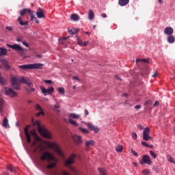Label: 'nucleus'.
Here are the masks:
<instances>
[{
	"mask_svg": "<svg viewBox=\"0 0 175 175\" xmlns=\"http://www.w3.org/2000/svg\"><path fill=\"white\" fill-rule=\"evenodd\" d=\"M40 90L44 96H46L47 94L51 95V94H53V92H54V88H53V87H50L48 89H46L44 86H41Z\"/></svg>",
	"mask_w": 175,
	"mask_h": 175,
	"instance_id": "10",
	"label": "nucleus"
},
{
	"mask_svg": "<svg viewBox=\"0 0 175 175\" xmlns=\"http://www.w3.org/2000/svg\"><path fill=\"white\" fill-rule=\"evenodd\" d=\"M73 80H77V81H80V79L77 77V76L72 77Z\"/></svg>",
	"mask_w": 175,
	"mask_h": 175,
	"instance_id": "54",
	"label": "nucleus"
},
{
	"mask_svg": "<svg viewBox=\"0 0 175 175\" xmlns=\"http://www.w3.org/2000/svg\"><path fill=\"white\" fill-rule=\"evenodd\" d=\"M16 41H17V42H21V41H22V38H21V37H18V38H16Z\"/></svg>",
	"mask_w": 175,
	"mask_h": 175,
	"instance_id": "63",
	"label": "nucleus"
},
{
	"mask_svg": "<svg viewBox=\"0 0 175 175\" xmlns=\"http://www.w3.org/2000/svg\"><path fill=\"white\" fill-rule=\"evenodd\" d=\"M56 165L57 164L55 163H52L48 165L47 167H48V169H54V167H55Z\"/></svg>",
	"mask_w": 175,
	"mask_h": 175,
	"instance_id": "40",
	"label": "nucleus"
},
{
	"mask_svg": "<svg viewBox=\"0 0 175 175\" xmlns=\"http://www.w3.org/2000/svg\"><path fill=\"white\" fill-rule=\"evenodd\" d=\"M143 173H144V174H150V170H143Z\"/></svg>",
	"mask_w": 175,
	"mask_h": 175,
	"instance_id": "50",
	"label": "nucleus"
},
{
	"mask_svg": "<svg viewBox=\"0 0 175 175\" xmlns=\"http://www.w3.org/2000/svg\"><path fill=\"white\" fill-rule=\"evenodd\" d=\"M72 139L77 145L81 144V143H83V141L81 140V136L75 135L72 136Z\"/></svg>",
	"mask_w": 175,
	"mask_h": 175,
	"instance_id": "16",
	"label": "nucleus"
},
{
	"mask_svg": "<svg viewBox=\"0 0 175 175\" xmlns=\"http://www.w3.org/2000/svg\"><path fill=\"white\" fill-rule=\"evenodd\" d=\"M28 129H29V125L26 126L25 128V135L26 136L27 143H31V134L28 132Z\"/></svg>",
	"mask_w": 175,
	"mask_h": 175,
	"instance_id": "13",
	"label": "nucleus"
},
{
	"mask_svg": "<svg viewBox=\"0 0 175 175\" xmlns=\"http://www.w3.org/2000/svg\"><path fill=\"white\" fill-rule=\"evenodd\" d=\"M167 159L169 162H171V163H175V161L173 160V157H172L170 154L167 156Z\"/></svg>",
	"mask_w": 175,
	"mask_h": 175,
	"instance_id": "36",
	"label": "nucleus"
},
{
	"mask_svg": "<svg viewBox=\"0 0 175 175\" xmlns=\"http://www.w3.org/2000/svg\"><path fill=\"white\" fill-rule=\"evenodd\" d=\"M98 171L100 172V175H107L106 170L103 168H98Z\"/></svg>",
	"mask_w": 175,
	"mask_h": 175,
	"instance_id": "34",
	"label": "nucleus"
},
{
	"mask_svg": "<svg viewBox=\"0 0 175 175\" xmlns=\"http://www.w3.org/2000/svg\"><path fill=\"white\" fill-rule=\"evenodd\" d=\"M20 82L22 84H27L28 88H25V90L27 94H32L35 91L33 88V84L31 82V80L28 77H22L20 80Z\"/></svg>",
	"mask_w": 175,
	"mask_h": 175,
	"instance_id": "3",
	"label": "nucleus"
},
{
	"mask_svg": "<svg viewBox=\"0 0 175 175\" xmlns=\"http://www.w3.org/2000/svg\"><path fill=\"white\" fill-rule=\"evenodd\" d=\"M122 148H123V146L122 145H119L116 146V150L117 151V152H122Z\"/></svg>",
	"mask_w": 175,
	"mask_h": 175,
	"instance_id": "35",
	"label": "nucleus"
},
{
	"mask_svg": "<svg viewBox=\"0 0 175 175\" xmlns=\"http://www.w3.org/2000/svg\"><path fill=\"white\" fill-rule=\"evenodd\" d=\"M5 29H7L8 31H13V27H10V26H8L5 27Z\"/></svg>",
	"mask_w": 175,
	"mask_h": 175,
	"instance_id": "53",
	"label": "nucleus"
},
{
	"mask_svg": "<svg viewBox=\"0 0 175 175\" xmlns=\"http://www.w3.org/2000/svg\"><path fill=\"white\" fill-rule=\"evenodd\" d=\"M18 21L20 25H28V21L23 22V20H21V16H19L18 18Z\"/></svg>",
	"mask_w": 175,
	"mask_h": 175,
	"instance_id": "29",
	"label": "nucleus"
},
{
	"mask_svg": "<svg viewBox=\"0 0 175 175\" xmlns=\"http://www.w3.org/2000/svg\"><path fill=\"white\" fill-rule=\"evenodd\" d=\"M36 124L38 126V132L42 136H44V137H46V139H51V134H50V132H49V131H47L43 126H41L40 123H39V122H36Z\"/></svg>",
	"mask_w": 175,
	"mask_h": 175,
	"instance_id": "5",
	"label": "nucleus"
},
{
	"mask_svg": "<svg viewBox=\"0 0 175 175\" xmlns=\"http://www.w3.org/2000/svg\"><path fill=\"white\" fill-rule=\"evenodd\" d=\"M31 21H34V23H36V24H40V23L39 21V20H38V18L32 14L31 16Z\"/></svg>",
	"mask_w": 175,
	"mask_h": 175,
	"instance_id": "33",
	"label": "nucleus"
},
{
	"mask_svg": "<svg viewBox=\"0 0 175 175\" xmlns=\"http://www.w3.org/2000/svg\"><path fill=\"white\" fill-rule=\"evenodd\" d=\"M36 110H41V111L43 110V109H42V107H40V105H39V104H37V105H36Z\"/></svg>",
	"mask_w": 175,
	"mask_h": 175,
	"instance_id": "46",
	"label": "nucleus"
},
{
	"mask_svg": "<svg viewBox=\"0 0 175 175\" xmlns=\"http://www.w3.org/2000/svg\"><path fill=\"white\" fill-rule=\"evenodd\" d=\"M44 116V112H43V110L42 111H40V112L37 113H36V116L37 117H40V116Z\"/></svg>",
	"mask_w": 175,
	"mask_h": 175,
	"instance_id": "43",
	"label": "nucleus"
},
{
	"mask_svg": "<svg viewBox=\"0 0 175 175\" xmlns=\"http://www.w3.org/2000/svg\"><path fill=\"white\" fill-rule=\"evenodd\" d=\"M3 126H4V128H9V120H8V118L3 119Z\"/></svg>",
	"mask_w": 175,
	"mask_h": 175,
	"instance_id": "28",
	"label": "nucleus"
},
{
	"mask_svg": "<svg viewBox=\"0 0 175 175\" xmlns=\"http://www.w3.org/2000/svg\"><path fill=\"white\" fill-rule=\"evenodd\" d=\"M101 17H103V18H106L107 17V15H106V14H102Z\"/></svg>",
	"mask_w": 175,
	"mask_h": 175,
	"instance_id": "61",
	"label": "nucleus"
},
{
	"mask_svg": "<svg viewBox=\"0 0 175 175\" xmlns=\"http://www.w3.org/2000/svg\"><path fill=\"white\" fill-rule=\"evenodd\" d=\"M137 128L141 130L144 129V127L142 124H138Z\"/></svg>",
	"mask_w": 175,
	"mask_h": 175,
	"instance_id": "55",
	"label": "nucleus"
},
{
	"mask_svg": "<svg viewBox=\"0 0 175 175\" xmlns=\"http://www.w3.org/2000/svg\"><path fill=\"white\" fill-rule=\"evenodd\" d=\"M131 154H133V155H134V157H139V154H137V152H136L135 150H133V149H131Z\"/></svg>",
	"mask_w": 175,
	"mask_h": 175,
	"instance_id": "45",
	"label": "nucleus"
},
{
	"mask_svg": "<svg viewBox=\"0 0 175 175\" xmlns=\"http://www.w3.org/2000/svg\"><path fill=\"white\" fill-rule=\"evenodd\" d=\"M140 165H144L146 163V165H151L152 162L151 161V159H150V156L148 155H144L142 157V161L139 162Z\"/></svg>",
	"mask_w": 175,
	"mask_h": 175,
	"instance_id": "11",
	"label": "nucleus"
},
{
	"mask_svg": "<svg viewBox=\"0 0 175 175\" xmlns=\"http://www.w3.org/2000/svg\"><path fill=\"white\" fill-rule=\"evenodd\" d=\"M88 128L89 129H90V131H94V133H98V132H99V129L98 127L95 126L92 123L88 124Z\"/></svg>",
	"mask_w": 175,
	"mask_h": 175,
	"instance_id": "18",
	"label": "nucleus"
},
{
	"mask_svg": "<svg viewBox=\"0 0 175 175\" xmlns=\"http://www.w3.org/2000/svg\"><path fill=\"white\" fill-rule=\"evenodd\" d=\"M48 146L49 148H53V150H54V151H55L56 153L58 154V155H59L60 157H64V153L62 152V150H61V149L59 148V147H58V145H57L55 142L49 143Z\"/></svg>",
	"mask_w": 175,
	"mask_h": 175,
	"instance_id": "7",
	"label": "nucleus"
},
{
	"mask_svg": "<svg viewBox=\"0 0 175 175\" xmlns=\"http://www.w3.org/2000/svg\"><path fill=\"white\" fill-rule=\"evenodd\" d=\"M70 118H73L74 120H79L80 118V116L77 113H70L69 115Z\"/></svg>",
	"mask_w": 175,
	"mask_h": 175,
	"instance_id": "30",
	"label": "nucleus"
},
{
	"mask_svg": "<svg viewBox=\"0 0 175 175\" xmlns=\"http://www.w3.org/2000/svg\"><path fill=\"white\" fill-rule=\"evenodd\" d=\"M76 158V155L75 154H71L69 158L66 160L64 163L65 166H70L72 163H75V159Z\"/></svg>",
	"mask_w": 175,
	"mask_h": 175,
	"instance_id": "12",
	"label": "nucleus"
},
{
	"mask_svg": "<svg viewBox=\"0 0 175 175\" xmlns=\"http://www.w3.org/2000/svg\"><path fill=\"white\" fill-rule=\"evenodd\" d=\"M6 46L10 49H12V50H15V51H17L18 54H19V55H22L23 58H27V57H25V53H27V49H23L18 44H7Z\"/></svg>",
	"mask_w": 175,
	"mask_h": 175,
	"instance_id": "2",
	"label": "nucleus"
},
{
	"mask_svg": "<svg viewBox=\"0 0 175 175\" xmlns=\"http://www.w3.org/2000/svg\"><path fill=\"white\" fill-rule=\"evenodd\" d=\"M132 137L133 139H137V134L136 133H133Z\"/></svg>",
	"mask_w": 175,
	"mask_h": 175,
	"instance_id": "49",
	"label": "nucleus"
},
{
	"mask_svg": "<svg viewBox=\"0 0 175 175\" xmlns=\"http://www.w3.org/2000/svg\"><path fill=\"white\" fill-rule=\"evenodd\" d=\"M150 154L151 155V157L152 158H154V159H155V158H157V154H155V152H154V151L150 150Z\"/></svg>",
	"mask_w": 175,
	"mask_h": 175,
	"instance_id": "42",
	"label": "nucleus"
},
{
	"mask_svg": "<svg viewBox=\"0 0 175 175\" xmlns=\"http://www.w3.org/2000/svg\"><path fill=\"white\" fill-rule=\"evenodd\" d=\"M70 18L72 21H79L80 20V16L77 14H72L70 15Z\"/></svg>",
	"mask_w": 175,
	"mask_h": 175,
	"instance_id": "22",
	"label": "nucleus"
},
{
	"mask_svg": "<svg viewBox=\"0 0 175 175\" xmlns=\"http://www.w3.org/2000/svg\"><path fill=\"white\" fill-rule=\"evenodd\" d=\"M167 40L168 43H174L175 42L174 36L173 35L169 36L167 38Z\"/></svg>",
	"mask_w": 175,
	"mask_h": 175,
	"instance_id": "27",
	"label": "nucleus"
},
{
	"mask_svg": "<svg viewBox=\"0 0 175 175\" xmlns=\"http://www.w3.org/2000/svg\"><path fill=\"white\" fill-rule=\"evenodd\" d=\"M135 62L137 65H139V62H145L146 64H150V59H136Z\"/></svg>",
	"mask_w": 175,
	"mask_h": 175,
	"instance_id": "21",
	"label": "nucleus"
},
{
	"mask_svg": "<svg viewBox=\"0 0 175 175\" xmlns=\"http://www.w3.org/2000/svg\"><path fill=\"white\" fill-rule=\"evenodd\" d=\"M85 144V147L88 148L91 147V146H94V144H95V141L94 140L86 141Z\"/></svg>",
	"mask_w": 175,
	"mask_h": 175,
	"instance_id": "24",
	"label": "nucleus"
},
{
	"mask_svg": "<svg viewBox=\"0 0 175 175\" xmlns=\"http://www.w3.org/2000/svg\"><path fill=\"white\" fill-rule=\"evenodd\" d=\"M85 114H84V116H85V117H87V116H88V114H89V112H88V110H87V109H85Z\"/></svg>",
	"mask_w": 175,
	"mask_h": 175,
	"instance_id": "59",
	"label": "nucleus"
},
{
	"mask_svg": "<svg viewBox=\"0 0 175 175\" xmlns=\"http://www.w3.org/2000/svg\"><path fill=\"white\" fill-rule=\"evenodd\" d=\"M44 64L42 63H36L33 64H25L18 66L20 69H23V70H28V69H42Z\"/></svg>",
	"mask_w": 175,
	"mask_h": 175,
	"instance_id": "4",
	"label": "nucleus"
},
{
	"mask_svg": "<svg viewBox=\"0 0 175 175\" xmlns=\"http://www.w3.org/2000/svg\"><path fill=\"white\" fill-rule=\"evenodd\" d=\"M151 104V100H148L144 103V106H148V105Z\"/></svg>",
	"mask_w": 175,
	"mask_h": 175,
	"instance_id": "52",
	"label": "nucleus"
},
{
	"mask_svg": "<svg viewBox=\"0 0 175 175\" xmlns=\"http://www.w3.org/2000/svg\"><path fill=\"white\" fill-rule=\"evenodd\" d=\"M6 83V79H5L3 77H2L0 75V84H5Z\"/></svg>",
	"mask_w": 175,
	"mask_h": 175,
	"instance_id": "41",
	"label": "nucleus"
},
{
	"mask_svg": "<svg viewBox=\"0 0 175 175\" xmlns=\"http://www.w3.org/2000/svg\"><path fill=\"white\" fill-rule=\"evenodd\" d=\"M4 104H5V100H3L1 97H0V107H3Z\"/></svg>",
	"mask_w": 175,
	"mask_h": 175,
	"instance_id": "44",
	"label": "nucleus"
},
{
	"mask_svg": "<svg viewBox=\"0 0 175 175\" xmlns=\"http://www.w3.org/2000/svg\"><path fill=\"white\" fill-rule=\"evenodd\" d=\"M58 92L61 94V95H65V89H64V88H59Z\"/></svg>",
	"mask_w": 175,
	"mask_h": 175,
	"instance_id": "38",
	"label": "nucleus"
},
{
	"mask_svg": "<svg viewBox=\"0 0 175 175\" xmlns=\"http://www.w3.org/2000/svg\"><path fill=\"white\" fill-rule=\"evenodd\" d=\"M38 153L41 155L40 159L42 161H47V162H51V161H55V157L50 152L46 151L44 146H42V144L37 146L36 149Z\"/></svg>",
	"mask_w": 175,
	"mask_h": 175,
	"instance_id": "1",
	"label": "nucleus"
},
{
	"mask_svg": "<svg viewBox=\"0 0 175 175\" xmlns=\"http://www.w3.org/2000/svg\"><path fill=\"white\" fill-rule=\"evenodd\" d=\"M129 3V0H118V5L120 6H126Z\"/></svg>",
	"mask_w": 175,
	"mask_h": 175,
	"instance_id": "23",
	"label": "nucleus"
},
{
	"mask_svg": "<svg viewBox=\"0 0 175 175\" xmlns=\"http://www.w3.org/2000/svg\"><path fill=\"white\" fill-rule=\"evenodd\" d=\"M62 175H70L69 174L68 172H65V171H62Z\"/></svg>",
	"mask_w": 175,
	"mask_h": 175,
	"instance_id": "60",
	"label": "nucleus"
},
{
	"mask_svg": "<svg viewBox=\"0 0 175 175\" xmlns=\"http://www.w3.org/2000/svg\"><path fill=\"white\" fill-rule=\"evenodd\" d=\"M94 17H95V14H94V11L92 10H90L88 12V18L90 21L94 20Z\"/></svg>",
	"mask_w": 175,
	"mask_h": 175,
	"instance_id": "25",
	"label": "nucleus"
},
{
	"mask_svg": "<svg viewBox=\"0 0 175 175\" xmlns=\"http://www.w3.org/2000/svg\"><path fill=\"white\" fill-rule=\"evenodd\" d=\"M79 130L81 131V132H82L83 133L87 134L89 133L88 130L86 129H83L82 127H79Z\"/></svg>",
	"mask_w": 175,
	"mask_h": 175,
	"instance_id": "39",
	"label": "nucleus"
},
{
	"mask_svg": "<svg viewBox=\"0 0 175 175\" xmlns=\"http://www.w3.org/2000/svg\"><path fill=\"white\" fill-rule=\"evenodd\" d=\"M23 77H12L11 78V85L14 90H16V91H20V80H21Z\"/></svg>",
	"mask_w": 175,
	"mask_h": 175,
	"instance_id": "6",
	"label": "nucleus"
},
{
	"mask_svg": "<svg viewBox=\"0 0 175 175\" xmlns=\"http://www.w3.org/2000/svg\"><path fill=\"white\" fill-rule=\"evenodd\" d=\"M78 44L79 45V46H87V44H88V41H87V42H82L81 40H79L78 41Z\"/></svg>",
	"mask_w": 175,
	"mask_h": 175,
	"instance_id": "37",
	"label": "nucleus"
},
{
	"mask_svg": "<svg viewBox=\"0 0 175 175\" xmlns=\"http://www.w3.org/2000/svg\"><path fill=\"white\" fill-rule=\"evenodd\" d=\"M141 144L142 146H144V147H150V145L147 144L146 142H142Z\"/></svg>",
	"mask_w": 175,
	"mask_h": 175,
	"instance_id": "48",
	"label": "nucleus"
},
{
	"mask_svg": "<svg viewBox=\"0 0 175 175\" xmlns=\"http://www.w3.org/2000/svg\"><path fill=\"white\" fill-rule=\"evenodd\" d=\"M0 62L4 66V69L6 70H9V69H10V66H9L8 60H6L5 58H1Z\"/></svg>",
	"mask_w": 175,
	"mask_h": 175,
	"instance_id": "14",
	"label": "nucleus"
},
{
	"mask_svg": "<svg viewBox=\"0 0 175 175\" xmlns=\"http://www.w3.org/2000/svg\"><path fill=\"white\" fill-rule=\"evenodd\" d=\"M45 84H53V81L51 80H45Z\"/></svg>",
	"mask_w": 175,
	"mask_h": 175,
	"instance_id": "51",
	"label": "nucleus"
},
{
	"mask_svg": "<svg viewBox=\"0 0 175 175\" xmlns=\"http://www.w3.org/2000/svg\"><path fill=\"white\" fill-rule=\"evenodd\" d=\"M135 109H137V110H139V109H140V105H135Z\"/></svg>",
	"mask_w": 175,
	"mask_h": 175,
	"instance_id": "64",
	"label": "nucleus"
},
{
	"mask_svg": "<svg viewBox=\"0 0 175 175\" xmlns=\"http://www.w3.org/2000/svg\"><path fill=\"white\" fill-rule=\"evenodd\" d=\"M174 32V30L171 27H166L164 29V33L165 35H168V36L173 35Z\"/></svg>",
	"mask_w": 175,
	"mask_h": 175,
	"instance_id": "15",
	"label": "nucleus"
},
{
	"mask_svg": "<svg viewBox=\"0 0 175 175\" xmlns=\"http://www.w3.org/2000/svg\"><path fill=\"white\" fill-rule=\"evenodd\" d=\"M7 170L11 172V173H16L17 172V168L12 165H7Z\"/></svg>",
	"mask_w": 175,
	"mask_h": 175,
	"instance_id": "19",
	"label": "nucleus"
},
{
	"mask_svg": "<svg viewBox=\"0 0 175 175\" xmlns=\"http://www.w3.org/2000/svg\"><path fill=\"white\" fill-rule=\"evenodd\" d=\"M68 32L70 35H75V33H77V32H79V29H68Z\"/></svg>",
	"mask_w": 175,
	"mask_h": 175,
	"instance_id": "31",
	"label": "nucleus"
},
{
	"mask_svg": "<svg viewBox=\"0 0 175 175\" xmlns=\"http://www.w3.org/2000/svg\"><path fill=\"white\" fill-rule=\"evenodd\" d=\"M36 16L38 18H44V12H43V10L39 8L36 12Z\"/></svg>",
	"mask_w": 175,
	"mask_h": 175,
	"instance_id": "17",
	"label": "nucleus"
},
{
	"mask_svg": "<svg viewBox=\"0 0 175 175\" xmlns=\"http://www.w3.org/2000/svg\"><path fill=\"white\" fill-rule=\"evenodd\" d=\"M54 109H55V110L57 111H59V105H54Z\"/></svg>",
	"mask_w": 175,
	"mask_h": 175,
	"instance_id": "47",
	"label": "nucleus"
},
{
	"mask_svg": "<svg viewBox=\"0 0 175 175\" xmlns=\"http://www.w3.org/2000/svg\"><path fill=\"white\" fill-rule=\"evenodd\" d=\"M158 76V72L154 71V75H152V77H157Z\"/></svg>",
	"mask_w": 175,
	"mask_h": 175,
	"instance_id": "56",
	"label": "nucleus"
},
{
	"mask_svg": "<svg viewBox=\"0 0 175 175\" xmlns=\"http://www.w3.org/2000/svg\"><path fill=\"white\" fill-rule=\"evenodd\" d=\"M3 55H8V50L0 48V57H3Z\"/></svg>",
	"mask_w": 175,
	"mask_h": 175,
	"instance_id": "26",
	"label": "nucleus"
},
{
	"mask_svg": "<svg viewBox=\"0 0 175 175\" xmlns=\"http://www.w3.org/2000/svg\"><path fill=\"white\" fill-rule=\"evenodd\" d=\"M23 46H25V47H29V44H28V43L25 42H22Z\"/></svg>",
	"mask_w": 175,
	"mask_h": 175,
	"instance_id": "57",
	"label": "nucleus"
},
{
	"mask_svg": "<svg viewBox=\"0 0 175 175\" xmlns=\"http://www.w3.org/2000/svg\"><path fill=\"white\" fill-rule=\"evenodd\" d=\"M31 135H33V136H36V131H35L34 130L31 131L30 132Z\"/></svg>",
	"mask_w": 175,
	"mask_h": 175,
	"instance_id": "58",
	"label": "nucleus"
},
{
	"mask_svg": "<svg viewBox=\"0 0 175 175\" xmlns=\"http://www.w3.org/2000/svg\"><path fill=\"white\" fill-rule=\"evenodd\" d=\"M27 13L31 14V10L28 8H24L23 10H20V15L21 16H25Z\"/></svg>",
	"mask_w": 175,
	"mask_h": 175,
	"instance_id": "20",
	"label": "nucleus"
},
{
	"mask_svg": "<svg viewBox=\"0 0 175 175\" xmlns=\"http://www.w3.org/2000/svg\"><path fill=\"white\" fill-rule=\"evenodd\" d=\"M68 122L70 124H71V125H73V126H79V123H77L76 121H75L74 120L72 119H69L68 120Z\"/></svg>",
	"mask_w": 175,
	"mask_h": 175,
	"instance_id": "32",
	"label": "nucleus"
},
{
	"mask_svg": "<svg viewBox=\"0 0 175 175\" xmlns=\"http://www.w3.org/2000/svg\"><path fill=\"white\" fill-rule=\"evenodd\" d=\"M143 139L146 142H148V140H152V137L150 136V129L148 127L144 129Z\"/></svg>",
	"mask_w": 175,
	"mask_h": 175,
	"instance_id": "8",
	"label": "nucleus"
},
{
	"mask_svg": "<svg viewBox=\"0 0 175 175\" xmlns=\"http://www.w3.org/2000/svg\"><path fill=\"white\" fill-rule=\"evenodd\" d=\"M5 94L8 96H10L11 98H14V96H17V92H14L12 88H4Z\"/></svg>",
	"mask_w": 175,
	"mask_h": 175,
	"instance_id": "9",
	"label": "nucleus"
},
{
	"mask_svg": "<svg viewBox=\"0 0 175 175\" xmlns=\"http://www.w3.org/2000/svg\"><path fill=\"white\" fill-rule=\"evenodd\" d=\"M154 106H159V101H156L154 104Z\"/></svg>",
	"mask_w": 175,
	"mask_h": 175,
	"instance_id": "62",
	"label": "nucleus"
}]
</instances>
